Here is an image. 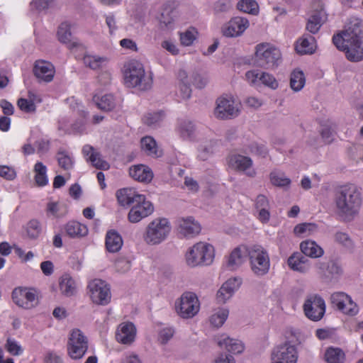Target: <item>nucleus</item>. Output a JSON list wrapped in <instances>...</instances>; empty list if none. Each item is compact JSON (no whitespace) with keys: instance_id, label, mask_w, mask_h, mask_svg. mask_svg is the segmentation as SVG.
<instances>
[{"instance_id":"1","label":"nucleus","mask_w":363,"mask_h":363,"mask_svg":"<svg viewBox=\"0 0 363 363\" xmlns=\"http://www.w3.org/2000/svg\"><path fill=\"white\" fill-rule=\"evenodd\" d=\"M337 50L345 53L350 62L363 60V21L352 18L344 28L333 36Z\"/></svg>"},{"instance_id":"2","label":"nucleus","mask_w":363,"mask_h":363,"mask_svg":"<svg viewBox=\"0 0 363 363\" xmlns=\"http://www.w3.org/2000/svg\"><path fill=\"white\" fill-rule=\"evenodd\" d=\"M335 203L337 213L344 220H354L362 204L360 189L352 184L342 186L335 195Z\"/></svg>"},{"instance_id":"3","label":"nucleus","mask_w":363,"mask_h":363,"mask_svg":"<svg viewBox=\"0 0 363 363\" xmlns=\"http://www.w3.org/2000/svg\"><path fill=\"white\" fill-rule=\"evenodd\" d=\"M285 341L274 346L270 353V363H297L299 332L289 328L284 333Z\"/></svg>"},{"instance_id":"4","label":"nucleus","mask_w":363,"mask_h":363,"mask_svg":"<svg viewBox=\"0 0 363 363\" xmlns=\"http://www.w3.org/2000/svg\"><path fill=\"white\" fill-rule=\"evenodd\" d=\"M124 84L128 87L145 90L151 87L152 74L146 73L143 65L137 60L127 62L123 68Z\"/></svg>"},{"instance_id":"5","label":"nucleus","mask_w":363,"mask_h":363,"mask_svg":"<svg viewBox=\"0 0 363 363\" xmlns=\"http://www.w3.org/2000/svg\"><path fill=\"white\" fill-rule=\"evenodd\" d=\"M215 258L214 247L206 242H198L189 247L184 255L186 264L191 268L211 265Z\"/></svg>"},{"instance_id":"6","label":"nucleus","mask_w":363,"mask_h":363,"mask_svg":"<svg viewBox=\"0 0 363 363\" xmlns=\"http://www.w3.org/2000/svg\"><path fill=\"white\" fill-rule=\"evenodd\" d=\"M171 231L172 225L169 219L164 217H157L147 224L143 238L147 245H159L168 238Z\"/></svg>"},{"instance_id":"7","label":"nucleus","mask_w":363,"mask_h":363,"mask_svg":"<svg viewBox=\"0 0 363 363\" xmlns=\"http://www.w3.org/2000/svg\"><path fill=\"white\" fill-rule=\"evenodd\" d=\"M200 310V301L196 294L191 291L183 293L174 302V311L182 319L196 316Z\"/></svg>"},{"instance_id":"8","label":"nucleus","mask_w":363,"mask_h":363,"mask_svg":"<svg viewBox=\"0 0 363 363\" xmlns=\"http://www.w3.org/2000/svg\"><path fill=\"white\" fill-rule=\"evenodd\" d=\"M249 260L251 270L255 275L262 277L268 273L270 267L269 257L263 247H250Z\"/></svg>"},{"instance_id":"9","label":"nucleus","mask_w":363,"mask_h":363,"mask_svg":"<svg viewBox=\"0 0 363 363\" xmlns=\"http://www.w3.org/2000/svg\"><path fill=\"white\" fill-rule=\"evenodd\" d=\"M240 111V103L230 94H225L216 100L214 115L217 118L230 119L238 116Z\"/></svg>"},{"instance_id":"10","label":"nucleus","mask_w":363,"mask_h":363,"mask_svg":"<svg viewBox=\"0 0 363 363\" xmlns=\"http://www.w3.org/2000/svg\"><path fill=\"white\" fill-rule=\"evenodd\" d=\"M88 350V340L79 329H73L69 335L67 350L72 359H80Z\"/></svg>"},{"instance_id":"11","label":"nucleus","mask_w":363,"mask_h":363,"mask_svg":"<svg viewBox=\"0 0 363 363\" xmlns=\"http://www.w3.org/2000/svg\"><path fill=\"white\" fill-rule=\"evenodd\" d=\"M255 56L262 66L271 68L277 65L281 59V52L273 45L262 43L256 46Z\"/></svg>"},{"instance_id":"12","label":"nucleus","mask_w":363,"mask_h":363,"mask_svg":"<svg viewBox=\"0 0 363 363\" xmlns=\"http://www.w3.org/2000/svg\"><path fill=\"white\" fill-rule=\"evenodd\" d=\"M11 298L17 306L25 310L33 309L38 304V294L33 289L15 288L12 291Z\"/></svg>"},{"instance_id":"13","label":"nucleus","mask_w":363,"mask_h":363,"mask_svg":"<svg viewBox=\"0 0 363 363\" xmlns=\"http://www.w3.org/2000/svg\"><path fill=\"white\" fill-rule=\"evenodd\" d=\"M89 296L91 301L98 305H107L111 298L110 287L108 284L100 279L91 280L88 284Z\"/></svg>"},{"instance_id":"14","label":"nucleus","mask_w":363,"mask_h":363,"mask_svg":"<svg viewBox=\"0 0 363 363\" xmlns=\"http://www.w3.org/2000/svg\"><path fill=\"white\" fill-rule=\"evenodd\" d=\"M305 315L313 321L320 320L325 313V303L323 298L317 294L308 295L303 304Z\"/></svg>"},{"instance_id":"15","label":"nucleus","mask_w":363,"mask_h":363,"mask_svg":"<svg viewBox=\"0 0 363 363\" xmlns=\"http://www.w3.org/2000/svg\"><path fill=\"white\" fill-rule=\"evenodd\" d=\"M153 212V204L143 195L133 203L128 214V219L132 223H137Z\"/></svg>"},{"instance_id":"16","label":"nucleus","mask_w":363,"mask_h":363,"mask_svg":"<svg viewBox=\"0 0 363 363\" xmlns=\"http://www.w3.org/2000/svg\"><path fill=\"white\" fill-rule=\"evenodd\" d=\"M331 302L334 307L347 315L354 316L359 313V307L357 303L349 295L343 292L333 294Z\"/></svg>"},{"instance_id":"17","label":"nucleus","mask_w":363,"mask_h":363,"mask_svg":"<svg viewBox=\"0 0 363 363\" xmlns=\"http://www.w3.org/2000/svg\"><path fill=\"white\" fill-rule=\"evenodd\" d=\"M228 166L232 169L244 173L250 177H255L257 172L253 167L252 160L240 154L232 155L228 160Z\"/></svg>"},{"instance_id":"18","label":"nucleus","mask_w":363,"mask_h":363,"mask_svg":"<svg viewBox=\"0 0 363 363\" xmlns=\"http://www.w3.org/2000/svg\"><path fill=\"white\" fill-rule=\"evenodd\" d=\"M177 225L179 234L186 238H193L197 236L201 230L200 223L192 216L179 218Z\"/></svg>"},{"instance_id":"19","label":"nucleus","mask_w":363,"mask_h":363,"mask_svg":"<svg viewBox=\"0 0 363 363\" xmlns=\"http://www.w3.org/2000/svg\"><path fill=\"white\" fill-rule=\"evenodd\" d=\"M250 247L239 245L235 247L227 257L226 267L229 270L235 271L240 268L249 257Z\"/></svg>"},{"instance_id":"20","label":"nucleus","mask_w":363,"mask_h":363,"mask_svg":"<svg viewBox=\"0 0 363 363\" xmlns=\"http://www.w3.org/2000/svg\"><path fill=\"white\" fill-rule=\"evenodd\" d=\"M249 26L250 23L247 18L237 16L222 27V33L225 37L235 38L241 35Z\"/></svg>"},{"instance_id":"21","label":"nucleus","mask_w":363,"mask_h":363,"mask_svg":"<svg viewBox=\"0 0 363 363\" xmlns=\"http://www.w3.org/2000/svg\"><path fill=\"white\" fill-rule=\"evenodd\" d=\"M179 18V12L169 4H165L157 16L160 27L164 30H172L175 28Z\"/></svg>"},{"instance_id":"22","label":"nucleus","mask_w":363,"mask_h":363,"mask_svg":"<svg viewBox=\"0 0 363 363\" xmlns=\"http://www.w3.org/2000/svg\"><path fill=\"white\" fill-rule=\"evenodd\" d=\"M33 73L40 82L48 83L52 81L55 69L50 62L37 60L34 65Z\"/></svg>"},{"instance_id":"23","label":"nucleus","mask_w":363,"mask_h":363,"mask_svg":"<svg viewBox=\"0 0 363 363\" xmlns=\"http://www.w3.org/2000/svg\"><path fill=\"white\" fill-rule=\"evenodd\" d=\"M216 341L220 348L234 354H241L245 350V345L241 340L230 337L226 334L216 336Z\"/></svg>"},{"instance_id":"24","label":"nucleus","mask_w":363,"mask_h":363,"mask_svg":"<svg viewBox=\"0 0 363 363\" xmlns=\"http://www.w3.org/2000/svg\"><path fill=\"white\" fill-rule=\"evenodd\" d=\"M136 332V328L133 323L124 322L118 326L116 338L121 344L130 345L135 339Z\"/></svg>"},{"instance_id":"25","label":"nucleus","mask_w":363,"mask_h":363,"mask_svg":"<svg viewBox=\"0 0 363 363\" xmlns=\"http://www.w3.org/2000/svg\"><path fill=\"white\" fill-rule=\"evenodd\" d=\"M82 152L86 160L89 161L96 168L104 170L109 169V164L101 159L99 153L97 152L92 146L89 145H84L82 149Z\"/></svg>"},{"instance_id":"26","label":"nucleus","mask_w":363,"mask_h":363,"mask_svg":"<svg viewBox=\"0 0 363 363\" xmlns=\"http://www.w3.org/2000/svg\"><path fill=\"white\" fill-rule=\"evenodd\" d=\"M129 174L135 180L144 183H150L153 178L152 169L144 164H137L130 167Z\"/></svg>"},{"instance_id":"27","label":"nucleus","mask_w":363,"mask_h":363,"mask_svg":"<svg viewBox=\"0 0 363 363\" xmlns=\"http://www.w3.org/2000/svg\"><path fill=\"white\" fill-rule=\"evenodd\" d=\"M109 58L106 55H99L94 53H86L83 57V63L93 70L104 68L108 63Z\"/></svg>"},{"instance_id":"28","label":"nucleus","mask_w":363,"mask_h":363,"mask_svg":"<svg viewBox=\"0 0 363 363\" xmlns=\"http://www.w3.org/2000/svg\"><path fill=\"white\" fill-rule=\"evenodd\" d=\"M143 194H138L131 188H123L118 189L116 193L117 201L121 206H129L133 204Z\"/></svg>"},{"instance_id":"29","label":"nucleus","mask_w":363,"mask_h":363,"mask_svg":"<svg viewBox=\"0 0 363 363\" xmlns=\"http://www.w3.org/2000/svg\"><path fill=\"white\" fill-rule=\"evenodd\" d=\"M288 264L291 269L301 273L308 272L311 267L310 260L299 253L290 256L288 259Z\"/></svg>"},{"instance_id":"30","label":"nucleus","mask_w":363,"mask_h":363,"mask_svg":"<svg viewBox=\"0 0 363 363\" xmlns=\"http://www.w3.org/2000/svg\"><path fill=\"white\" fill-rule=\"evenodd\" d=\"M59 289L62 295L70 297L76 294L77 284L69 274H64L59 278Z\"/></svg>"},{"instance_id":"31","label":"nucleus","mask_w":363,"mask_h":363,"mask_svg":"<svg viewBox=\"0 0 363 363\" xmlns=\"http://www.w3.org/2000/svg\"><path fill=\"white\" fill-rule=\"evenodd\" d=\"M65 233L71 238H80L88 235L89 230L86 225L75 220H71L64 227Z\"/></svg>"},{"instance_id":"32","label":"nucleus","mask_w":363,"mask_h":363,"mask_svg":"<svg viewBox=\"0 0 363 363\" xmlns=\"http://www.w3.org/2000/svg\"><path fill=\"white\" fill-rule=\"evenodd\" d=\"M229 315V309L227 307H217L212 310L208 317L210 325L219 328L223 325Z\"/></svg>"},{"instance_id":"33","label":"nucleus","mask_w":363,"mask_h":363,"mask_svg":"<svg viewBox=\"0 0 363 363\" xmlns=\"http://www.w3.org/2000/svg\"><path fill=\"white\" fill-rule=\"evenodd\" d=\"M57 37L59 40L66 44L69 48H74L80 45L77 40H73L71 32V25L67 22L62 23L59 26Z\"/></svg>"},{"instance_id":"34","label":"nucleus","mask_w":363,"mask_h":363,"mask_svg":"<svg viewBox=\"0 0 363 363\" xmlns=\"http://www.w3.org/2000/svg\"><path fill=\"white\" fill-rule=\"evenodd\" d=\"M123 244L121 235L116 230H111L106 233L105 245L109 252H118Z\"/></svg>"},{"instance_id":"35","label":"nucleus","mask_w":363,"mask_h":363,"mask_svg":"<svg viewBox=\"0 0 363 363\" xmlns=\"http://www.w3.org/2000/svg\"><path fill=\"white\" fill-rule=\"evenodd\" d=\"M300 248L305 255L312 258L320 257L324 254L323 248L311 240L303 241L300 245Z\"/></svg>"},{"instance_id":"36","label":"nucleus","mask_w":363,"mask_h":363,"mask_svg":"<svg viewBox=\"0 0 363 363\" xmlns=\"http://www.w3.org/2000/svg\"><path fill=\"white\" fill-rule=\"evenodd\" d=\"M176 130L183 139L191 140L194 136L196 128L192 121L188 119H181L178 121Z\"/></svg>"},{"instance_id":"37","label":"nucleus","mask_w":363,"mask_h":363,"mask_svg":"<svg viewBox=\"0 0 363 363\" xmlns=\"http://www.w3.org/2000/svg\"><path fill=\"white\" fill-rule=\"evenodd\" d=\"M315 48V38L311 35H303L296 45V50L300 54H312Z\"/></svg>"},{"instance_id":"38","label":"nucleus","mask_w":363,"mask_h":363,"mask_svg":"<svg viewBox=\"0 0 363 363\" xmlns=\"http://www.w3.org/2000/svg\"><path fill=\"white\" fill-rule=\"evenodd\" d=\"M140 145L142 150L149 156L159 157L162 155V152L157 147L156 141L150 136L143 138L140 140Z\"/></svg>"},{"instance_id":"39","label":"nucleus","mask_w":363,"mask_h":363,"mask_svg":"<svg viewBox=\"0 0 363 363\" xmlns=\"http://www.w3.org/2000/svg\"><path fill=\"white\" fill-rule=\"evenodd\" d=\"M34 180L37 186H45L48 184V168L41 162H37L33 166Z\"/></svg>"},{"instance_id":"40","label":"nucleus","mask_w":363,"mask_h":363,"mask_svg":"<svg viewBox=\"0 0 363 363\" xmlns=\"http://www.w3.org/2000/svg\"><path fill=\"white\" fill-rule=\"evenodd\" d=\"M218 147L216 140H208L200 144L198 147L197 157L202 161L207 160L216 151Z\"/></svg>"},{"instance_id":"41","label":"nucleus","mask_w":363,"mask_h":363,"mask_svg":"<svg viewBox=\"0 0 363 363\" xmlns=\"http://www.w3.org/2000/svg\"><path fill=\"white\" fill-rule=\"evenodd\" d=\"M319 230L318 225L313 223H303L296 225L294 233L298 237H308L316 234Z\"/></svg>"},{"instance_id":"42","label":"nucleus","mask_w":363,"mask_h":363,"mask_svg":"<svg viewBox=\"0 0 363 363\" xmlns=\"http://www.w3.org/2000/svg\"><path fill=\"white\" fill-rule=\"evenodd\" d=\"M306 84V77L303 72L299 69L293 70L290 75V87L298 92L303 89Z\"/></svg>"},{"instance_id":"43","label":"nucleus","mask_w":363,"mask_h":363,"mask_svg":"<svg viewBox=\"0 0 363 363\" xmlns=\"http://www.w3.org/2000/svg\"><path fill=\"white\" fill-rule=\"evenodd\" d=\"M269 180L272 185L277 187H288L291 184V179L279 169H274L270 172Z\"/></svg>"},{"instance_id":"44","label":"nucleus","mask_w":363,"mask_h":363,"mask_svg":"<svg viewBox=\"0 0 363 363\" xmlns=\"http://www.w3.org/2000/svg\"><path fill=\"white\" fill-rule=\"evenodd\" d=\"M324 359L327 363H344L345 354L338 347H329L324 354Z\"/></svg>"},{"instance_id":"45","label":"nucleus","mask_w":363,"mask_h":363,"mask_svg":"<svg viewBox=\"0 0 363 363\" xmlns=\"http://www.w3.org/2000/svg\"><path fill=\"white\" fill-rule=\"evenodd\" d=\"M97 107L105 111H110L115 108L116 104L112 94H105L101 97L94 96L93 98Z\"/></svg>"},{"instance_id":"46","label":"nucleus","mask_w":363,"mask_h":363,"mask_svg":"<svg viewBox=\"0 0 363 363\" xmlns=\"http://www.w3.org/2000/svg\"><path fill=\"white\" fill-rule=\"evenodd\" d=\"M29 99H20L18 101L19 108L26 113H33L35 111L36 107L35 103L41 102V99L35 94L29 92Z\"/></svg>"},{"instance_id":"47","label":"nucleus","mask_w":363,"mask_h":363,"mask_svg":"<svg viewBox=\"0 0 363 363\" xmlns=\"http://www.w3.org/2000/svg\"><path fill=\"white\" fill-rule=\"evenodd\" d=\"M56 159L58 165L65 171L71 170L74 164V160L69 152L66 150H60L56 155Z\"/></svg>"},{"instance_id":"48","label":"nucleus","mask_w":363,"mask_h":363,"mask_svg":"<svg viewBox=\"0 0 363 363\" xmlns=\"http://www.w3.org/2000/svg\"><path fill=\"white\" fill-rule=\"evenodd\" d=\"M333 239L335 243L342 246V247L347 250H352L354 247L352 239L345 232H335L333 235Z\"/></svg>"},{"instance_id":"49","label":"nucleus","mask_w":363,"mask_h":363,"mask_svg":"<svg viewBox=\"0 0 363 363\" xmlns=\"http://www.w3.org/2000/svg\"><path fill=\"white\" fill-rule=\"evenodd\" d=\"M237 8L243 13L252 15H257L259 13V5L255 0H240Z\"/></svg>"},{"instance_id":"50","label":"nucleus","mask_w":363,"mask_h":363,"mask_svg":"<svg viewBox=\"0 0 363 363\" xmlns=\"http://www.w3.org/2000/svg\"><path fill=\"white\" fill-rule=\"evenodd\" d=\"M198 31L194 28H189L179 33L180 43L184 46H190L196 40Z\"/></svg>"},{"instance_id":"51","label":"nucleus","mask_w":363,"mask_h":363,"mask_svg":"<svg viewBox=\"0 0 363 363\" xmlns=\"http://www.w3.org/2000/svg\"><path fill=\"white\" fill-rule=\"evenodd\" d=\"M5 349L13 356H21L23 354L24 348L21 343L12 337H9L5 344Z\"/></svg>"},{"instance_id":"52","label":"nucleus","mask_w":363,"mask_h":363,"mask_svg":"<svg viewBox=\"0 0 363 363\" xmlns=\"http://www.w3.org/2000/svg\"><path fill=\"white\" fill-rule=\"evenodd\" d=\"M164 114L162 111L148 113L143 118L144 123L150 127H156L164 119Z\"/></svg>"},{"instance_id":"53","label":"nucleus","mask_w":363,"mask_h":363,"mask_svg":"<svg viewBox=\"0 0 363 363\" xmlns=\"http://www.w3.org/2000/svg\"><path fill=\"white\" fill-rule=\"evenodd\" d=\"M322 26V20L320 13H315L311 16L306 23V30L315 34L318 33Z\"/></svg>"},{"instance_id":"54","label":"nucleus","mask_w":363,"mask_h":363,"mask_svg":"<svg viewBox=\"0 0 363 363\" xmlns=\"http://www.w3.org/2000/svg\"><path fill=\"white\" fill-rule=\"evenodd\" d=\"M176 95L180 101L188 100L191 96V85L187 84L176 83Z\"/></svg>"},{"instance_id":"55","label":"nucleus","mask_w":363,"mask_h":363,"mask_svg":"<svg viewBox=\"0 0 363 363\" xmlns=\"http://www.w3.org/2000/svg\"><path fill=\"white\" fill-rule=\"evenodd\" d=\"M242 279L239 277H230L227 279L222 286L228 290L231 294H234L240 287Z\"/></svg>"},{"instance_id":"56","label":"nucleus","mask_w":363,"mask_h":363,"mask_svg":"<svg viewBox=\"0 0 363 363\" xmlns=\"http://www.w3.org/2000/svg\"><path fill=\"white\" fill-rule=\"evenodd\" d=\"M262 72L257 69H252L246 72L245 80L251 85V86H258L260 84L261 82V75Z\"/></svg>"},{"instance_id":"57","label":"nucleus","mask_w":363,"mask_h":363,"mask_svg":"<svg viewBox=\"0 0 363 363\" xmlns=\"http://www.w3.org/2000/svg\"><path fill=\"white\" fill-rule=\"evenodd\" d=\"M260 84L272 89H276L279 86V83L276 78L272 74L265 72H262Z\"/></svg>"},{"instance_id":"58","label":"nucleus","mask_w":363,"mask_h":363,"mask_svg":"<svg viewBox=\"0 0 363 363\" xmlns=\"http://www.w3.org/2000/svg\"><path fill=\"white\" fill-rule=\"evenodd\" d=\"M174 334V330L172 328H164L160 330L157 340L160 343L165 345L172 338Z\"/></svg>"},{"instance_id":"59","label":"nucleus","mask_w":363,"mask_h":363,"mask_svg":"<svg viewBox=\"0 0 363 363\" xmlns=\"http://www.w3.org/2000/svg\"><path fill=\"white\" fill-rule=\"evenodd\" d=\"M192 84L198 89L204 88L209 82V79L207 75L199 73H192Z\"/></svg>"},{"instance_id":"60","label":"nucleus","mask_w":363,"mask_h":363,"mask_svg":"<svg viewBox=\"0 0 363 363\" xmlns=\"http://www.w3.org/2000/svg\"><path fill=\"white\" fill-rule=\"evenodd\" d=\"M16 172L13 167L7 165H0V177L12 181L16 177Z\"/></svg>"},{"instance_id":"61","label":"nucleus","mask_w":363,"mask_h":363,"mask_svg":"<svg viewBox=\"0 0 363 363\" xmlns=\"http://www.w3.org/2000/svg\"><path fill=\"white\" fill-rule=\"evenodd\" d=\"M233 294L221 286L216 293V298L218 303H225L233 297Z\"/></svg>"},{"instance_id":"62","label":"nucleus","mask_w":363,"mask_h":363,"mask_svg":"<svg viewBox=\"0 0 363 363\" xmlns=\"http://www.w3.org/2000/svg\"><path fill=\"white\" fill-rule=\"evenodd\" d=\"M37 153L42 156L47 153L50 150V141L45 138H41L35 143Z\"/></svg>"},{"instance_id":"63","label":"nucleus","mask_w":363,"mask_h":363,"mask_svg":"<svg viewBox=\"0 0 363 363\" xmlns=\"http://www.w3.org/2000/svg\"><path fill=\"white\" fill-rule=\"evenodd\" d=\"M115 267L117 272L125 273L131 268V262L126 258H119L116 261Z\"/></svg>"},{"instance_id":"64","label":"nucleus","mask_w":363,"mask_h":363,"mask_svg":"<svg viewBox=\"0 0 363 363\" xmlns=\"http://www.w3.org/2000/svg\"><path fill=\"white\" fill-rule=\"evenodd\" d=\"M213 363H235V359L230 354L220 352L215 357Z\"/></svg>"}]
</instances>
